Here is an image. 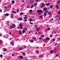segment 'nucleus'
Masks as SVG:
<instances>
[{
	"instance_id": "obj_17",
	"label": "nucleus",
	"mask_w": 60,
	"mask_h": 60,
	"mask_svg": "<svg viewBox=\"0 0 60 60\" xmlns=\"http://www.w3.org/2000/svg\"><path fill=\"white\" fill-rule=\"evenodd\" d=\"M50 4V3H48L47 4H46V6H48Z\"/></svg>"
},
{
	"instance_id": "obj_26",
	"label": "nucleus",
	"mask_w": 60,
	"mask_h": 60,
	"mask_svg": "<svg viewBox=\"0 0 60 60\" xmlns=\"http://www.w3.org/2000/svg\"><path fill=\"white\" fill-rule=\"evenodd\" d=\"M35 2H39L40 1L39 0H35Z\"/></svg>"
},
{
	"instance_id": "obj_50",
	"label": "nucleus",
	"mask_w": 60,
	"mask_h": 60,
	"mask_svg": "<svg viewBox=\"0 0 60 60\" xmlns=\"http://www.w3.org/2000/svg\"><path fill=\"white\" fill-rule=\"evenodd\" d=\"M42 16H40L39 17V18H42Z\"/></svg>"
},
{
	"instance_id": "obj_32",
	"label": "nucleus",
	"mask_w": 60,
	"mask_h": 60,
	"mask_svg": "<svg viewBox=\"0 0 60 60\" xmlns=\"http://www.w3.org/2000/svg\"><path fill=\"white\" fill-rule=\"evenodd\" d=\"M59 55L58 54H56V56H55L56 57H57V56H59Z\"/></svg>"
},
{
	"instance_id": "obj_40",
	"label": "nucleus",
	"mask_w": 60,
	"mask_h": 60,
	"mask_svg": "<svg viewBox=\"0 0 60 60\" xmlns=\"http://www.w3.org/2000/svg\"><path fill=\"white\" fill-rule=\"evenodd\" d=\"M42 39V38H41V37H40V38H39L38 39H39V40H40V39Z\"/></svg>"
},
{
	"instance_id": "obj_44",
	"label": "nucleus",
	"mask_w": 60,
	"mask_h": 60,
	"mask_svg": "<svg viewBox=\"0 0 60 60\" xmlns=\"http://www.w3.org/2000/svg\"><path fill=\"white\" fill-rule=\"evenodd\" d=\"M9 34L10 35H11V32H10L9 33Z\"/></svg>"
},
{
	"instance_id": "obj_11",
	"label": "nucleus",
	"mask_w": 60,
	"mask_h": 60,
	"mask_svg": "<svg viewBox=\"0 0 60 60\" xmlns=\"http://www.w3.org/2000/svg\"><path fill=\"white\" fill-rule=\"evenodd\" d=\"M36 5H37V4L35 3L34 4V7H35V6H36Z\"/></svg>"
},
{
	"instance_id": "obj_58",
	"label": "nucleus",
	"mask_w": 60,
	"mask_h": 60,
	"mask_svg": "<svg viewBox=\"0 0 60 60\" xmlns=\"http://www.w3.org/2000/svg\"><path fill=\"white\" fill-rule=\"evenodd\" d=\"M19 10H17V12H19Z\"/></svg>"
},
{
	"instance_id": "obj_31",
	"label": "nucleus",
	"mask_w": 60,
	"mask_h": 60,
	"mask_svg": "<svg viewBox=\"0 0 60 60\" xmlns=\"http://www.w3.org/2000/svg\"><path fill=\"white\" fill-rule=\"evenodd\" d=\"M20 15H23V13L22 12H21L20 13Z\"/></svg>"
},
{
	"instance_id": "obj_53",
	"label": "nucleus",
	"mask_w": 60,
	"mask_h": 60,
	"mask_svg": "<svg viewBox=\"0 0 60 60\" xmlns=\"http://www.w3.org/2000/svg\"><path fill=\"white\" fill-rule=\"evenodd\" d=\"M5 9H7V7H5Z\"/></svg>"
},
{
	"instance_id": "obj_7",
	"label": "nucleus",
	"mask_w": 60,
	"mask_h": 60,
	"mask_svg": "<svg viewBox=\"0 0 60 60\" xmlns=\"http://www.w3.org/2000/svg\"><path fill=\"white\" fill-rule=\"evenodd\" d=\"M26 31L24 30H22V33H26Z\"/></svg>"
},
{
	"instance_id": "obj_23",
	"label": "nucleus",
	"mask_w": 60,
	"mask_h": 60,
	"mask_svg": "<svg viewBox=\"0 0 60 60\" xmlns=\"http://www.w3.org/2000/svg\"><path fill=\"white\" fill-rule=\"evenodd\" d=\"M27 17H25L23 18L24 19H27Z\"/></svg>"
},
{
	"instance_id": "obj_2",
	"label": "nucleus",
	"mask_w": 60,
	"mask_h": 60,
	"mask_svg": "<svg viewBox=\"0 0 60 60\" xmlns=\"http://www.w3.org/2000/svg\"><path fill=\"white\" fill-rule=\"evenodd\" d=\"M24 26L23 25H22L21 24H19V26H20L21 29H23V27L22 26Z\"/></svg>"
},
{
	"instance_id": "obj_63",
	"label": "nucleus",
	"mask_w": 60,
	"mask_h": 60,
	"mask_svg": "<svg viewBox=\"0 0 60 60\" xmlns=\"http://www.w3.org/2000/svg\"><path fill=\"white\" fill-rule=\"evenodd\" d=\"M24 16H25V17H27V15H24Z\"/></svg>"
},
{
	"instance_id": "obj_10",
	"label": "nucleus",
	"mask_w": 60,
	"mask_h": 60,
	"mask_svg": "<svg viewBox=\"0 0 60 60\" xmlns=\"http://www.w3.org/2000/svg\"><path fill=\"white\" fill-rule=\"evenodd\" d=\"M44 9L45 11V10H46L47 9V8L46 7H45L44 8Z\"/></svg>"
},
{
	"instance_id": "obj_45",
	"label": "nucleus",
	"mask_w": 60,
	"mask_h": 60,
	"mask_svg": "<svg viewBox=\"0 0 60 60\" xmlns=\"http://www.w3.org/2000/svg\"><path fill=\"white\" fill-rule=\"evenodd\" d=\"M30 42L31 43H33V42H34V41L33 40L32 41H30Z\"/></svg>"
},
{
	"instance_id": "obj_29",
	"label": "nucleus",
	"mask_w": 60,
	"mask_h": 60,
	"mask_svg": "<svg viewBox=\"0 0 60 60\" xmlns=\"http://www.w3.org/2000/svg\"><path fill=\"white\" fill-rule=\"evenodd\" d=\"M11 7V6L9 5L8 6V8H10Z\"/></svg>"
},
{
	"instance_id": "obj_20",
	"label": "nucleus",
	"mask_w": 60,
	"mask_h": 60,
	"mask_svg": "<svg viewBox=\"0 0 60 60\" xmlns=\"http://www.w3.org/2000/svg\"><path fill=\"white\" fill-rule=\"evenodd\" d=\"M11 12H13V13H16V12H15V11H12Z\"/></svg>"
},
{
	"instance_id": "obj_18",
	"label": "nucleus",
	"mask_w": 60,
	"mask_h": 60,
	"mask_svg": "<svg viewBox=\"0 0 60 60\" xmlns=\"http://www.w3.org/2000/svg\"><path fill=\"white\" fill-rule=\"evenodd\" d=\"M19 34H21L22 33L21 32H20V31H21L19 30Z\"/></svg>"
},
{
	"instance_id": "obj_3",
	"label": "nucleus",
	"mask_w": 60,
	"mask_h": 60,
	"mask_svg": "<svg viewBox=\"0 0 60 60\" xmlns=\"http://www.w3.org/2000/svg\"><path fill=\"white\" fill-rule=\"evenodd\" d=\"M42 6H41V8H42L43 7H44V6H45V4H44V3H43L42 4Z\"/></svg>"
},
{
	"instance_id": "obj_59",
	"label": "nucleus",
	"mask_w": 60,
	"mask_h": 60,
	"mask_svg": "<svg viewBox=\"0 0 60 60\" xmlns=\"http://www.w3.org/2000/svg\"><path fill=\"white\" fill-rule=\"evenodd\" d=\"M14 26H12L11 27H12V28H14Z\"/></svg>"
},
{
	"instance_id": "obj_9",
	"label": "nucleus",
	"mask_w": 60,
	"mask_h": 60,
	"mask_svg": "<svg viewBox=\"0 0 60 60\" xmlns=\"http://www.w3.org/2000/svg\"><path fill=\"white\" fill-rule=\"evenodd\" d=\"M43 56H44V55H40L39 56V57H43Z\"/></svg>"
},
{
	"instance_id": "obj_16",
	"label": "nucleus",
	"mask_w": 60,
	"mask_h": 60,
	"mask_svg": "<svg viewBox=\"0 0 60 60\" xmlns=\"http://www.w3.org/2000/svg\"><path fill=\"white\" fill-rule=\"evenodd\" d=\"M8 15H9V14L8 13L6 14L5 15V16H8Z\"/></svg>"
},
{
	"instance_id": "obj_35",
	"label": "nucleus",
	"mask_w": 60,
	"mask_h": 60,
	"mask_svg": "<svg viewBox=\"0 0 60 60\" xmlns=\"http://www.w3.org/2000/svg\"><path fill=\"white\" fill-rule=\"evenodd\" d=\"M41 36L42 37H44V35H42Z\"/></svg>"
},
{
	"instance_id": "obj_48",
	"label": "nucleus",
	"mask_w": 60,
	"mask_h": 60,
	"mask_svg": "<svg viewBox=\"0 0 60 60\" xmlns=\"http://www.w3.org/2000/svg\"><path fill=\"white\" fill-rule=\"evenodd\" d=\"M23 47H24V48H26V46L25 45H24L23 46Z\"/></svg>"
},
{
	"instance_id": "obj_57",
	"label": "nucleus",
	"mask_w": 60,
	"mask_h": 60,
	"mask_svg": "<svg viewBox=\"0 0 60 60\" xmlns=\"http://www.w3.org/2000/svg\"><path fill=\"white\" fill-rule=\"evenodd\" d=\"M1 43H2V41H0V44H1Z\"/></svg>"
},
{
	"instance_id": "obj_43",
	"label": "nucleus",
	"mask_w": 60,
	"mask_h": 60,
	"mask_svg": "<svg viewBox=\"0 0 60 60\" xmlns=\"http://www.w3.org/2000/svg\"><path fill=\"white\" fill-rule=\"evenodd\" d=\"M48 30H49L50 29V27H48V28H47Z\"/></svg>"
},
{
	"instance_id": "obj_64",
	"label": "nucleus",
	"mask_w": 60,
	"mask_h": 60,
	"mask_svg": "<svg viewBox=\"0 0 60 60\" xmlns=\"http://www.w3.org/2000/svg\"><path fill=\"white\" fill-rule=\"evenodd\" d=\"M52 36H52V35H51L50 36V37H52Z\"/></svg>"
},
{
	"instance_id": "obj_27",
	"label": "nucleus",
	"mask_w": 60,
	"mask_h": 60,
	"mask_svg": "<svg viewBox=\"0 0 60 60\" xmlns=\"http://www.w3.org/2000/svg\"><path fill=\"white\" fill-rule=\"evenodd\" d=\"M15 2L13 0H12V4H14V3Z\"/></svg>"
},
{
	"instance_id": "obj_22",
	"label": "nucleus",
	"mask_w": 60,
	"mask_h": 60,
	"mask_svg": "<svg viewBox=\"0 0 60 60\" xmlns=\"http://www.w3.org/2000/svg\"><path fill=\"white\" fill-rule=\"evenodd\" d=\"M22 54L24 55V56L26 55V53H25V52H23L22 53Z\"/></svg>"
},
{
	"instance_id": "obj_12",
	"label": "nucleus",
	"mask_w": 60,
	"mask_h": 60,
	"mask_svg": "<svg viewBox=\"0 0 60 60\" xmlns=\"http://www.w3.org/2000/svg\"><path fill=\"white\" fill-rule=\"evenodd\" d=\"M53 5H52L50 6V9H52V8H53Z\"/></svg>"
},
{
	"instance_id": "obj_60",
	"label": "nucleus",
	"mask_w": 60,
	"mask_h": 60,
	"mask_svg": "<svg viewBox=\"0 0 60 60\" xmlns=\"http://www.w3.org/2000/svg\"><path fill=\"white\" fill-rule=\"evenodd\" d=\"M34 39H36V38L35 37H34Z\"/></svg>"
},
{
	"instance_id": "obj_61",
	"label": "nucleus",
	"mask_w": 60,
	"mask_h": 60,
	"mask_svg": "<svg viewBox=\"0 0 60 60\" xmlns=\"http://www.w3.org/2000/svg\"><path fill=\"white\" fill-rule=\"evenodd\" d=\"M30 11H33V10H30Z\"/></svg>"
},
{
	"instance_id": "obj_47",
	"label": "nucleus",
	"mask_w": 60,
	"mask_h": 60,
	"mask_svg": "<svg viewBox=\"0 0 60 60\" xmlns=\"http://www.w3.org/2000/svg\"><path fill=\"white\" fill-rule=\"evenodd\" d=\"M51 12H50V13H48V14H49V15H50V14H51Z\"/></svg>"
},
{
	"instance_id": "obj_1",
	"label": "nucleus",
	"mask_w": 60,
	"mask_h": 60,
	"mask_svg": "<svg viewBox=\"0 0 60 60\" xmlns=\"http://www.w3.org/2000/svg\"><path fill=\"white\" fill-rule=\"evenodd\" d=\"M37 12H38V13H39V15H41V14L42 12V11L41 10H38L37 11Z\"/></svg>"
},
{
	"instance_id": "obj_15",
	"label": "nucleus",
	"mask_w": 60,
	"mask_h": 60,
	"mask_svg": "<svg viewBox=\"0 0 60 60\" xmlns=\"http://www.w3.org/2000/svg\"><path fill=\"white\" fill-rule=\"evenodd\" d=\"M23 30L25 31H26V30H27V29H26V28H24L23 29Z\"/></svg>"
},
{
	"instance_id": "obj_49",
	"label": "nucleus",
	"mask_w": 60,
	"mask_h": 60,
	"mask_svg": "<svg viewBox=\"0 0 60 60\" xmlns=\"http://www.w3.org/2000/svg\"><path fill=\"white\" fill-rule=\"evenodd\" d=\"M56 41V39H54L53 40V41Z\"/></svg>"
},
{
	"instance_id": "obj_46",
	"label": "nucleus",
	"mask_w": 60,
	"mask_h": 60,
	"mask_svg": "<svg viewBox=\"0 0 60 60\" xmlns=\"http://www.w3.org/2000/svg\"><path fill=\"white\" fill-rule=\"evenodd\" d=\"M27 8H29V6H27Z\"/></svg>"
},
{
	"instance_id": "obj_34",
	"label": "nucleus",
	"mask_w": 60,
	"mask_h": 60,
	"mask_svg": "<svg viewBox=\"0 0 60 60\" xmlns=\"http://www.w3.org/2000/svg\"><path fill=\"white\" fill-rule=\"evenodd\" d=\"M24 21V22H26V21H27V20H26V19H25V20H23Z\"/></svg>"
},
{
	"instance_id": "obj_52",
	"label": "nucleus",
	"mask_w": 60,
	"mask_h": 60,
	"mask_svg": "<svg viewBox=\"0 0 60 60\" xmlns=\"http://www.w3.org/2000/svg\"><path fill=\"white\" fill-rule=\"evenodd\" d=\"M2 36V35L1 34H0V36Z\"/></svg>"
},
{
	"instance_id": "obj_4",
	"label": "nucleus",
	"mask_w": 60,
	"mask_h": 60,
	"mask_svg": "<svg viewBox=\"0 0 60 60\" xmlns=\"http://www.w3.org/2000/svg\"><path fill=\"white\" fill-rule=\"evenodd\" d=\"M3 51H4V52H5V51H6V49L4 48H3Z\"/></svg>"
},
{
	"instance_id": "obj_5",
	"label": "nucleus",
	"mask_w": 60,
	"mask_h": 60,
	"mask_svg": "<svg viewBox=\"0 0 60 60\" xmlns=\"http://www.w3.org/2000/svg\"><path fill=\"white\" fill-rule=\"evenodd\" d=\"M19 57L20 58H21L22 59H23V56H20Z\"/></svg>"
},
{
	"instance_id": "obj_25",
	"label": "nucleus",
	"mask_w": 60,
	"mask_h": 60,
	"mask_svg": "<svg viewBox=\"0 0 60 60\" xmlns=\"http://www.w3.org/2000/svg\"><path fill=\"white\" fill-rule=\"evenodd\" d=\"M56 7H57V9H59V8L58 7V6H56Z\"/></svg>"
},
{
	"instance_id": "obj_41",
	"label": "nucleus",
	"mask_w": 60,
	"mask_h": 60,
	"mask_svg": "<svg viewBox=\"0 0 60 60\" xmlns=\"http://www.w3.org/2000/svg\"><path fill=\"white\" fill-rule=\"evenodd\" d=\"M49 11L48 10H46V11H45V12H46V13H48V11Z\"/></svg>"
},
{
	"instance_id": "obj_30",
	"label": "nucleus",
	"mask_w": 60,
	"mask_h": 60,
	"mask_svg": "<svg viewBox=\"0 0 60 60\" xmlns=\"http://www.w3.org/2000/svg\"><path fill=\"white\" fill-rule=\"evenodd\" d=\"M13 17V15H11L10 17L11 18H12Z\"/></svg>"
},
{
	"instance_id": "obj_37",
	"label": "nucleus",
	"mask_w": 60,
	"mask_h": 60,
	"mask_svg": "<svg viewBox=\"0 0 60 60\" xmlns=\"http://www.w3.org/2000/svg\"><path fill=\"white\" fill-rule=\"evenodd\" d=\"M30 24H31V25H33V23L31 22H30Z\"/></svg>"
},
{
	"instance_id": "obj_39",
	"label": "nucleus",
	"mask_w": 60,
	"mask_h": 60,
	"mask_svg": "<svg viewBox=\"0 0 60 60\" xmlns=\"http://www.w3.org/2000/svg\"><path fill=\"white\" fill-rule=\"evenodd\" d=\"M58 14L60 15V11H59V12H58Z\"/></svg>"
},
{
	"instance_id": "obj_36",
	"label": "nucleus",
	"mask_w": 60,
	"mask_h": 60,
	"mask_svg": "<svg viewBox=\"0 0 60 60\" xmlns=\"http://www.w3.org/2000/svg\"><path fill=\"white\" fill-rule=\"evenodd\" d=\"M50 53H53V51H52V50L51 51Z\"/></svg>"
},
{
	"instance_id": "obj_19",
	"label": "nucleus",
	"mask_w": 60,
	"mask_h": 60,
	"mask_svg": "<svg viewBox=\"0 0 60 60\" xmlns=\"http://www.w3.org/2000/svg\"><path fill=\"white\" fill-rule=\"evenodd\" d=\"M60 0H58L57 1V3H58V4H59V3H60Z\"/></svg>"
},
{
	"instance_id": "obj_38",
	"label": "nucleus",
	"mask_w": 60,
	"mask_h": 60,
	"mask_svg": "<svg viewBox=\"0 0 60 60\" xmlns=\"http://www.w3.org/2000/svg\"><path fill=\"white\" fill-rule=\"evenodd\" d=\"M0 56L1 57H3V55L2 54L0 55Z\"/></svg>"
},
{
	"instance_id": "obj_33",
	"label": "nucleus",
	"mask_w": 60,
	"mask_h": 60,
	"mask_svg": "<svg viewBox=\"0 0 60 60\" xmlns=\"http://www.w3.org/2000/svg\"><path fill=\"white\" fill-rule=\"evenodd\" d=\"M32 8H33V5L31 6V9H32Z\"/></svg>"
},
{
	"instance_id": "obj_13",
	"label": "nucleus",
	"mask_w": 60,
	"mask_h": 60,
	"mask_svg": "<svg viewBox=\"0 0 60 60\" xmlns=\"http://www.w3.org/2000/svg\"><path fill=\"white\" fill-rule=\"evenodd\" d=\"M46 39L48 40H49V38H46Z\"/></svg>"
},
{
	"instance_id": "obj_51",
	"label": "nucleus",
	"mask_w": 60,
	"mask_h": 60,
	"mask_svg": "<svg viewBox=\"0 0 60 60\" xmlns=\"http://www.w3.org/2000/svg\"><path fill=\"white\" fill-rule=\"evenodd\" d=\"M36 53H39V52L38 51H37L36 52Z\"/></svg>"
},
{
	"instance_id": "obj_14",
	"label": "nucleus",
	"mask_w": 60,
	"mask_h": 60,
	"mask_svg": "<svg viewBox=\"0 0 60 60\" xmlns=\"http://www.w3.org/2000/svg\"><path fill=\"white\" fill-rule=\"evenodd\" d=\"M22 18H20V19H18V20H22Z\"/></svg>"
},
{
	"instance_id": "obj_56",
	"label": "nucleus",
	"mask_w": 60,
	"mask_h": 60,
	"mask_svg": "<svg viewBox=\"0 0 60 60\" xmlns=\"http://www.w3.org/2000/svg\"><path fill=\"white\" fill-rule=\"evenodd\" d=\"M32 19H30V21H32Z\"/></svg>"
},
{
	"instance_id": "obj_6",
	"label": "nucleus",
	"mask_w": 60,
	"mask_h": 60,
	"mask_svg": "<svg viewBox=\"0 0 60 60\" xmlns=\"http://www.w3.org/2000/svg\"><path fill=\"white\" fill-rule=\"evenodd\" d=\"M46 15H47V13L46 12H45L44 14V17H45L46 16Z\"/></svg>"
},
{
	"instance_id": "obj_28",
	"label": "nucleus",
	"mask_w": 60,
	"mask_h": 60,
	"mask_svg": "<svg viewBox=\"0 0 60 60\" xmlns=\"http://www.w3.org/2000/svg\"><path fill=\"white\" fill-rule=\"evenodd\" d=\"M22 50V49L21 48H20L19 49V50Z\"/></svg>"
},
{
	"instance_id": "obj_21",
	"label": "nucleus",
	"mask_w": 60,
	"mask_h": 60,
	"mask_svg": "<svg viewBox=\"0 0 60 60\" xmlns=\"http://www.w3.org/2000/svg\"><path fill=\"white\" fill-rule=\"evenodd\" d=\"M10 44H13V41H11V42H10Z\"/></svg>"
},
{
	"instance_id": "obj_55",
	"label": "nucleus",
	"mask_w": 60,
	"mask_h": 60,
	"mask_svg": "<svg viewBox=\"0 0 60 60\" xmlns=\"http://www.w3.org/2000/svg\"><path fill=\"white\" fill-rule=\"evenodd\" d=\"M32 13V12H31V11L30 12H29L30 14H31V13Z\"/></svg>"
},
{
	"instance_id": "obj_62",
	"label": "nucleus",
	"mask_w": 60,
	"mask_h": 60,
	"mask_svg": "<svg viewBox=\"0 0 60 60\" xmlns=\"http://www.w3.org/2000/svg\"><path fill=\"white\" fill-rule=\"evenodd\" d=\"M12 56H14V54H12Z\"/></svg>"
},
{
	"instance_id": "obj_54",
	"label": "nucleus",
	"mask_w": 60,
	"mask_h": 60,
	"mask_svg": "<svg viewBox=\"0 0 60 60\" xmlns=\"http://www.w3.org/2000/svg\"><path fill=\"white\" fill-rule=\"evenodd\" d=\"M2 12V10H0V12Z\"/></svg>"
},
{
	"instance_id": "obj_8",
	"label": "nucleus",
	"mask_w": 60,
	"mask_h": 60,
	"mask_svg": "<svg viewBox=\"0 0 60 60\" xmlns=\"http://www.w3.org/2000/svg\"><path fill=\"white\" fill-rule=\"evenodd\" d=\"M39 29H40L39 28H37L36 30L37 31H39Z\"/></svg>"
},
{
	"instance_id": "obj_24",
	"label": "nucleus",
	"mask_w": 60,
	"mask_h": 60,
	"mask_svg": "<svg viewBox=\"0 0 60 60\" xmlns=\"http://www.w3.org/2000/svg\"><path fill=\"white\" fill-rule=\"evenodd\" d=\"M13 26H14V27H16V26H15V24H13Z\"/></svg>"
},
{
	"instance_id": "obj_42",
	"label": "nucleus",
	"mask_w": 60,
	"mask_h": 60,
	"mask_svg": "<svg viewBox=\"0 0 60 60\" xmlns=\"http://www.w3.org/2000/svg\"><path fill=\"white\" fill-rule=\"evenodd\" d=\"M53 19H52L50 20V21H53Z\"/></svg>"
}]
</instances>
